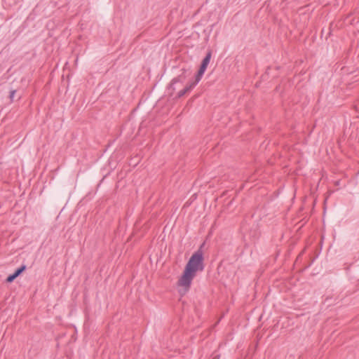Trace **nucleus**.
<instances>
[{"instance_id": "1a4fd4ad", "label": "nucleus", "mask_w": 359, "mask_h": 359, "mask_svg": "<svg viewBox=\"0 0 359 359\" xmlns=\"http://www.w3.org/2000/svg\"><path fill=\"white\" fill-rule=\"evenodd\" d=\"M16 278H18V277H17V276H15V275L14 274V273H13L12 274H10V275L7 277V278H6V282H7V283H11L13 282V281H14V280H15Z\"/></svg>"}, {"instance_id": "0eeeda50", "label": "nucleus", "mask_w": 359, "mask_h": 359, "mask_svg": "<svg viewBox=\"0 0 359 359\" xmlns=\"http://www.w3.org/2000/svg\"><path fill=\"white\" fill-rule=\"evenodd\" d=\"M27 269V266L25 264L21 265L20 267L16 269L13 272L17 277H18L22 272H24Z\"/></svg>"}, {"instance_id": "9d476101", "label": "nucleus", "mask_w": 359, "mask_h": 359, "mask_svg": "<svg viewBox=\"0 0 359 359\" xmlns=\"http://www.w3.org/2000/svg\"><path fill=\"white\" fill-rule=\"evenodd\" d=\"M15 93H16V90H11V92H10V95H9V97H10V99H11V100H13V97H14V96H15Z\"/></svg>"}, {"instance_id": "f03ea898", "label": "nucleus", "mask_w": 359, "mask_h": 359, "mask_svg": "<svg viewBox=\"0 0 359 359\" xmlns=\"http://www.w3.org/2000/svg\"><path fill=\"white\" fill-rule=\"evenodd\" d=\"M187 71L185 69H182V73L177 76L173 78L168 87V90L170 91V94H172L173 91L175 90V85L177 83H184L187 77Z\"/></svg>"}, {"instance_id": "423d86ee", "label": "nucleus", "mask_w": 359, "mask_h": 359, "mask_svg": "<svg viewBox=\"0 0 359 359\" xmlns=\"http://www.w3.org/2000/svg\"><path fill=\"white\" fill-rule=\"evenodd\" d=\"M207 67H208V65H203L202 63L201 64V66L198 71V73L195 76V81H196V83H199L200 81L201 80L203 75L204 74V73L207 69Z\"/></svg>"}, {"instance_id": "7ed1b4c3", "label": "nucleus", "mask_w": 359, "mask_h": 359, "mask_svg": "<svg viewBox=\"0 0 359 359\" xmlns=\"http://www.w3.org/2000/svg\"><path fill=\"white\" fill-rule=\"evenodd\" d=\"M198 83L194 80V81L190 82L187 84L185 88L177 93V97H181L184 96L187 93L190 92L192 89H194Z\"/></svg>"}, {"instance_id": "20e7f679", "label": "nucleus", "mask_w": 359, "mask_h": 359, "mask_svg": "<svg viewBox=\"0 0 359 359\" xmlns=\"http://www.w3.org/2000/svg\"><path fill=\"white\" fill-rule=\"evenodd\" d=\"M207 67H208V65H203L202 63L201 64V66L198 71V73L195 76V81H196V83H199L200 81L201 80L203 75L204 74V73L207 69Z\"/></svg>"}, {"instance_id": "39448f33", "label": "nucleus", "mask_w": 359, "mask_h": 359, "mask_svg": "<svg viewBox=\"0 0 359 359\" xmlns=\"http://www.w3.org/2000/svg\"><path fill=\"white\" fill-rule=\"evenodd\" d=\"M207 67H208V65H203L202 63L201 64V66L198 71V73L195 76V81H196V83H199L200 81L201 80L203 75L204 74V73L207 69Z\"/></svg>"}, {"instance_id": "6e6552de", "label": "nucleus", "mask_w": 359, "mask_h": 359, "mask_svg": "<svg viewBox=\"0 0 359 359\" xmlns=\"http://www.w3.org/2000/svg\"><path fill=\"white\" fill-rule=\"evenodd\" d=\"M212 52L209 50L202 61V64L208 65L211 59Z\"/></svg>"}, {"instance_id": "f257e3e1", "label": "nucleus", "mask_w": 359, "mask_h": 359, "mask_svg": "<svg viewBox=\"0 0 359 359\" xmlns=\"http://www.w3.org/2000/svg\"><path fill=\"white\" fill-rule=\"evenodd\" d=\"M201 248L202 245L191 256L182 275L177 281V285L183 287L187 290L190 288L192 280L196 276L197 272H202L205 269L203 252Z\"/></svg>"}]
</instances>
